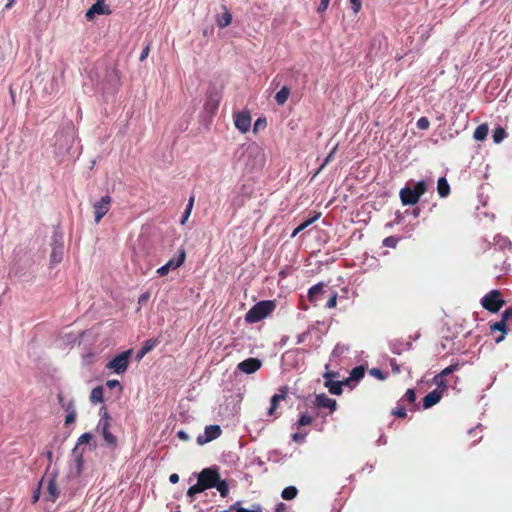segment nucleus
I'll list each match as a JSON object with an SVG mask.
<instances>
[{"mask_svg": "<svg viewBox=\"0 0 512 512\" xmlns=\"http://www.w3.org/2000/svg\"><path fill=\"white\" fill-rule=\"evenodd\" d=\"M370 374L372 376H374L375 378L379 379V380H385L386 379V374L382 370H380L378 368H372L370 370Z\"/></svg>", "mask_w": 512, "mask_h": 512, "instance_id": "nucleus-42", "label": "nucleus"}, {"mask_svg": "<svg viewBox=\"0 0 512 512\" xmlns=\"http://www.w3.org/2000/svg\"><path fill=\"white\" fill-rule=\"evenodd\" d=\"M314 406L318 409L326 408L329 410V414H332L337 409V402L335 399L322 393L315 396Z\"/></svg>", "mask_w": 512, "mask_h": 512, "instance_id": "nucleus-14", "label": "nucleus"}, {"mask_svg": "<svg viewBox=\"0 0 512 512\" xmlns=\"http://www.w3.org/2000/svg\"><path fill=\"white\" fill-rule=\"evenodd\" d=\"M105 0H96V2L87 10L85 17L92 20L97 15H109L111 10L105 6Z\"/></svg>", "mask_w": 512, "mask_h": 512, "instance_id": "nucleus-16", "label": "nucleus"}, {"mask_svg": "<svg viewBox=\"0 0 512 512\" xmlns=\"http://www.w3.org/2000/svg\"><path fill=\"white\" fill-rule=\"evenodd\" d=\"M329 3H330V0H321L320 4L318 6L317 11L318 12H324L328 8Z\"/></svg>", "mask_w": 512, "mask_h": 512, "instance_id": "nucleus-52", "label": "nucleus"}, {"mask_svg": "<svg viewBox=\"0 0 512 512\" xmlns=\"http://www.w3.org/2000/svg\"><path fill=\"white\" fill-rule=\"evenodd\" d=\"M93 438L92 434L91 433H84L82 434L79 438H78V441H77V445L76 447L73 449V454L76 456V462H77V466L78 468H81L82 464H83V457H82V453H80L79 455L77 454L78 452V446L79 445H82V444H85V443H89V441Z\"/></svg>", "mask_w": 512, "mask_h": 512, "instance_id": "nucleus-20", "label": "nucleus"}, {"mask_svg": "<svg viewBox=\"0 0 512 512\" xmlns=\"http://www.w3.org/2000/svg\"><path fill=\"white\" fill-rule=\"evenodd\" d=\"M489 132V127L487 124H481L477 126V128L474 131L473 137L476 141H483L486 139Z\"/></svg>", "mask_w": 512, "mask_h": 512, "instance_id": "nucleus-25", "label": "nucleus"}, {"mask_svg": "<svg viewBox=\"0 0 512 512\" xmlns=\"http://www.w3.org/2000/svg\"><path fill=\"white\" fill-rule=\"evenodd\" d=\"M511 318H512V307H508V308H506V309L503 311V313H502V319H503L504 321H506V322H507V321H508L509 319H511Z\"/></svg>", "mask_w": 512, "mask_h": 512, "instance_id": "nucleus-50", "label": "nucleus"}, {"mask_svg": "<svg viewBox=\"0 0 512 512\" xmlns=\"http://www.w3.org/2000/svg\"><path fill=\"white\" fill-rule=\"evenodd\" d=\"M490 329L491 331H501L503 334H505L507 332L506 321L501 319L498 322H494L493 324L490 325Z\"/></svg>", "mask_w": 512, "mask_h": 512, "instance_id": "nucleus-36", "label": "nucleus"}, {"mask_svg": "<svg viewBox=\"0 0 512 512\" xmlns=\"http://www.w3.org/2000/svg\"><path fill=\"white\" fill-rule=\"evenodd\" d=\"M231 507H234L233 512H263L260 504H253L251 509H246L241 506V501L235 502Z\"/></svg>", "mask_w": 512, "mask_h": 512, "instance_id": "nucleus-26", "label": "nucleus"}, {"mask_svg": "<svg viewBox=\"0 0 512 512\" xmlns=\"http://www.w3.org/2000/svg\"><path fill=\"white\" fill-rule=\"evenodd\" d=\"M305 437H306V434H303V433H294L292 435V439L295 441V442H303L305 440Z\"/></svg>", "mask_w": 512, "mask_h": 512, "instance_id": "nucleus-53", "label": "nucleus"}, {"mask_svg": "<svg viewBox=\"0 0 512 512\" xmlns=\"http://www.w3.org/2000/svg\"><path fill=\"white\" fill-rule=\"evenodd\" d=\"M220 101L221 93L215 89L209 90L204 103V111L207 114L214 115L219 108Z\"/></svg>", "mask_w": 512, "mask_h": 512, "instance_id": "nucleus-9", "label": "nucleus"}, {"mask_svg": "<svg viewBox=\"0 0 512 512\" xmlns=\"http://www.w3.org/2000/svg\"><path fill=\"white\" fill-rule=\"evenodd\" d=\"M321 216L320 213H315L314 216L308 218L307 220H305L304 222H302L298 227H296L292 233V237H295L298 233H300L301 231H303L304 229H306L308 226H310L312 223H314L316 220L319 219V217Z\"/></svg>", "mask_w": 512, "mask_h": 512, "instance_id": "nucleus-24", "label": "nucleus"}, {"mask_svg": "<svg viewBox=\"0 0 512 512\" xmlns=\"http://www.w3.org/2000/svg\"><path fill=\"white\" fill-rule=\"evenodd\" d=\"M458 367L459 365L458 364H453V365H450L448 367H446L445 369H443L440 374L444 377L450 375L451 373H453L454 371L458 370Z\"/></svg>", "mask_w": 512, "mask_h": 512, "instance_id": "nucleus-44", "label": "nucleus"}, {"mask_svg": "<svg viewBox=\"0 0 512 512\" xmlns=\"http://www.w3.org/2000/svg\"><path fill=\"white\" fill-rule=\"evenodd\" d=\"M206 489L203 487L202 483L197 480V483L189 487L187 491V496L193 498L195 495L202 493Z\"/></svg>", "mask_w": 512, "mask_h": 512, "instance_id": "nucleus-33", "label": "nucleus"}, {"mask_svg": "<svg viewBox=\"0 0 512 512\" xmlns=\"http://www.w3.org/2000/svg\"><path fill=\"white\" fill-rule=\"evenodd\" d=\"M177 436L182 440H188L189 438L188 435L182 430L177 433Z\"/></svg>", "mask_w": 512, "mask_h": 512, "instance_id": "nucleus-60", "label": "nucleus"}, {"mask_svg": "<svg viewBox=\"0 0 512 512\" xmlns=\"http://www.w3.org/2000/svg\"><path fill=\"white\" fill-rule=\"evenodd\" d=\"M235 127L241 132L246 133L251 127V115L249 111H239L233 114Z\"/></svg>", "mask_w": 512, "mask_h": 512, "instance_id": "nucleus-10", "label": "nucleus"}, {"mask_svg": "<svg viewBox=\"0 0 512 512\" xmlns=\"http://www.w3.org/2000/svg\"><path fill=\"white\" fill-rule=\"evenodd\" d=\"M337 298L338 293L336 291H330L325 307L328 309L334 308L337 305Z\"/></svg>", "mask_w": 512, "mask_h": 512, "instance_id": "nucleus-39", "label": "nucleus"}, {"mask_svg": "<svg viewBox=\"0 0 512 512\" xmlns=\"http://www.w3.org/2000/svg\"><path fill=\"white\" fill-rule=\"evenodd\" d=\"M347 382H341V381H332L331 379L327 380L325 382V387L328 388L329 392L333 395H340L342 394V385L346 384Z\"/></svg>", "mask_w": 512, "mask_h": 512, "instance_id": "nucleus-22", "label": "nucleus"}, {"mask_svg": "<svg viewBox=\"0 0 512 512\" xmlns=\"http://www.w3.org/2000/svg\"><path fill=\"white\" fill-rule=\"evenodd\" d=\"M416 126L420 130H427L430 126V121L427 117H420L416 122Z\"/></svg>", "mask_w": 512, "mask_h": 512, "instance_id": "nucleus-41", "label": "nucleus"}, {"mask_svg": "<svg viewBox=\"0 0 512 512\" xmlns=\"http://www.w3.org/2000/svg\"><path fill=\"white\" fill-rule=\"evenodd\" d=\"M506 136H507V133H506L505 129L502 128L501 126L496 127L494 129L493 135H492L493 141L497 144L502 142Z\"/></svg>", "mask_w": 512, "mask_h": 512, "instance_id": "nucleus-32", "label": "nucleus"}, {"mask_svg": "<svg viewBox=\"0 0 512 512\" xmlns=\"http://www.w3.org/2000/svg\"><path fill=\"white\" fill-rule=\"evenodd\" d=\"M58 401H59V403H60L62 406H63V405H65V404L63 403V401H64V396H63L62 394H59V395H58Z\"/></svg>", "mask_w": 512, "mask_h": 512, "instance_id": "nucleus-63", "label": "nucleus"}, {"mask_svg": "<svg viewBox=\"0 0 512 512\" xmlns=\"http://www.w3.org/2000/svg\"><path fill=\"white\" fill-rule=\"evenodd\" d=\"M221 433L222 430L219 425L206 426L204 430V435H199L197 437V443L200 445L206 444L220 437Z\"/></svg>", "mask_w": 512, "mask_h": 512, "instance_id": "nucleus-11", "label": "nucleus"}, {"mask_svg": "<svg viewBox=\"0 0 512 512\" xmlns=\"http://www.w3.org/2000/svg\"><path fill=\"white\" fill-rule=\"evenodd\" d=\"M392 414L399 418H406V416H407L406 409L403 406H400V407H397L396 409H394L392 411Z\"/></svg>", "mask_w": 512, "mask_h": 512, "instance_id": "nucleus-43", "label": "nucleus"}, {"mask_svg": "<svg viewBox=\"0 0 512 512\" xmlns=\"http://www.w3.org/2000/svg\"><path fill=\"white\" fill-rule=\"evenodd\" d=\"M169 481L172 483V484H176L179 482V475L176 474V473H173L169 476Z\"/></svg>", "mask_w": 512, "mask_h": 512, "instance_id": "nucleus-56", "label": "nucleus"}, {"mask_svg": "<svg viewBox=\"0 0 512 512\" xmlns=\"http://www.w3.org/2000/svg\"><path fill=\"white\" fill-rule=\"evenodd\" d=\"M112 205V198L109 195L102 196L98 201L93 203L94 221L98 224L102 218L109 212Z\"/></svg>", "mask_w": 512, "mask_h": 512, "instance_id": "nucleus-7", "label": "nucleus"}, {"mask_svg": "<svg viewBox=\"0 0 512 512\" xmlns=\"http://www.w3.org/2000/svg\"><path fill=\"white\" fill-rule=\"evenodd\" d=\"M443 397L442 391L435 389L423 398V408L428 409L437 404Z\"/></svg>", "mask_w": 512, "mask_h": 512, "instance_id": "nucleus-19", "label": "nucleus"}, {"mask_svg": "<svg viewBox=\"0 0 512 512\" xmlns=\"http://www.w3.org/2000/svg\"><path fill=\"white\" fill-rule=\"evenodd\" d=\"M437 191L439 196L442 198L447 197L450 194V185L448 184L446 178L441 177L438 179Z\"/></svg>", "mask_w": 512, "mask_h": 512, "instance_id": "nucleus-23", "label": "nucleus"}, {"mask_svg": "<svg viewBox=\"0 0 512 512\" xmlns=\"http://www.w3.org/2000/svg\"><path fill=\"white\" fill-rule=\"evenodd\" d=\"M111 421V416L107 413V411H105L99 421L98 428L101 430V434L107 445L111 448H116L118 445V439L110 431Z\"/></svg>", "mask_w": 512, "mask_h": 512, "instance_id": "nucleus-4", "label": "nucleus"}, {"mask_svg": "<svg viewBox=\"0 0 512 512\" xmlns=\"http://www.w3.org/2000/svg\"><path fill=\"white\" fill-rule=\"evenodd\" d=\"M219 478L220 474L217 467L204 468L198 474V480L202 483L206 490L214 488V486L217 485Z\"/></svg>", "mask_w": 512, "mask_h": 512, "instance_id": "nucleus-6", "label": "nucleus"}, {"mask_svg": "<svg viewBox=\"0 0 512 512\" xmlns=\"http://www.w3.org/2000/svg\"><path fill=\"white\" fill-rule=\"evenodd\" d=\"M278 391H279V393L273 395L272 398H271L270 407H269L268 412H267V414L269 416H274L277 408L279 407L280 401L286 399L287 393H288V387L287 386H282V387L279 388Z\"/></svg>", "mask_w": 512, "mask_h": 512, "instance_id": "nucleus-17", "label": "nucleus"}, {"mask_svg": "<svg viewBox=\"0 0 512 512\" xmlns=\"http://www.w3.org/2000/svg\"><path fill=\"white\" fill-rule=\"evenodd\" d=\"M106 386L110 389H113L115 387H119L120 391L122 390V387L120 385V382L118 380H108L106 382Z\"/></svg>", "mask_w": 512, "mask_h": 512, "instance_id": "nucleus-51", "label": "nucleus"}, {"mask_svg": "<svg viewBox=\"0 0 512 512\" xmlns=\"http://www.w3.org/2000/svg\"><path fill=\"white\" fill-rule=\"evenodd\" d=\"M350 3L352 4V9H353L354 13H358L361 10V7H362L361 0H350Z\"/></svg>", "mask_w": 512, "mask_h": 512, "instance_id": "nucleus-47", "label": "nucleus"}, {"mask_svg": "<svg viewBox=\"0 0 512 512\" xmlns=\"http://www.w3.org/2000/svg\"><path fill=\"white\" fill-rule=\"evenodd\" d=\"M274 309L275 303L273 301H260L248 310L245 314V321L250 324L257 323L270 315Z\"/></svg>", "mask_w": 512, "mask_h": 512, "instance_id": "nucleus-1", "label": "nucleus"}, {"mask_svg": "<svg viewBox=\"0 0 512 512\" xmlns=\"http://www.w3.org/2000/svg\"><path fill=\"white\" fill-rule=\"evenodd\" d=\"M290 95V89L287 86H283L275 95V101L278 105L282 106L286 103Z\"/></svg>", "mask_w": 512, "mask_h": 512, "instance_id": "nucleus-27", "label": "nucleus"}, {"mask_svg": "<svg viewBox=\"0 0 512 512\" xmlns=\"http://www.w3.org/2000/svg\"><path fill=\"white\" fill-rule=\"evenodd\" d=\"M59 496V490L56 484V475H52L47 482L45 491V500L55 502Z\"/></svg>", "mask_w": 512, "mask_h": 512, "instance_id": "nucleus-18", "label": "nucleus"}, {"mask_svg": "<svg viewBox=\"0 0 512 512\" xmlns=\"http://www.w3.org/2000/svg\"><path fill=\"white\" fill-rule=\"evenodd\" d=\"M186 252L180 249L176 258L170 259L165 265L157 269V274L161 277L166 276L170 270L179 268L185 261Z\"/></svg>", "mask_w": 512, "mask_h": 512, "instance_id": "nucleus-8", "label": "nucleus"}, {"mask_svg": "<svg viewBox=\"0 0 512 512\" xmlns=\"http://www.w3.org/2000/svg\"><path fill=\"white\" fill-rule=\"evenodd\" d=\"M403 399L407 400L409 403H414L416 400V394L413 389H408L403 397Z\"/></svg>", "mask_w": 512, "mask_h": 512, "instance_id": "nucleus-45", "label": "nucleus"}, {"mask_svg": "<svg viewBox=\"0 0 512 512\" xmlns=\"http://www.w3.org/2000/svg\"><path fill=\"white\" fill-rule=\"evenodd\" d=\"M325 288L326 285L320 282L313 285L308 290V299L314 306L318 305V302L325 297L326 293L328 292V290H326Z\"/></svg>", "mask_w": 512, "mask_h": 512, "instance_id": "nucleus-13", "label": "nucleus"}, {"mask_svg": "<svg viewBox=\"0 0 512 512\" xmlns=\"http://www.w3.org/2000/svg\"><path fill=\"white\" fill-rule=\"evenodd\" d=\"M336 150H337V145L329 152V154L324 159V162L321 164V166L319 167V169L317 170L315 175L319 174L325 168V166L328 165L333 160Z\"/></svg>", "mask_w": 512, "mask_h": 512, "instance_id": "nucleus-37", "label": "nucleus"}, {"mask_svg": "<svg viewBox=\"0 0 512 512\" xmlns=\"http://www.w3.org/2000/svg\"><path fill=\"white\" fill-rule=\"evenodd\" d=\"M446 377L442 376L440 373L437 374L433 381L434 383L437 385V389L438 390H441L442 391V394L444 393V391L447 389V384H446V380H445Z\"/></svg>", "mask_w": 512, "mask_h": 512, "instance_id": "nucleus-34", "label": "nucleus"}, {"mask_svg": "<svg viewBox=\"0 0 512 512\" xmlns=\"http://www.w3.org/2000/svg\"><path fill=\"white\" fill-rule=\"evenodd\" d=\"M298 494V490L295 486H288L282 490L281 496L284 500H292Z\"/></svg>", "mask_w": 512, "mask_h": 512, "instance_id": "nucleus-30", "label": "nucleus"}, {"mask_svg": "<svg viewBox=\"0 0 512 512\" xmlns=\"http://www.w3.org/2000/svg\"><path fill=\"white\" fill-rule=\"evenodd\" d=\"M63 407L65 408V410L67 411V414L72 410V409H75L74 408V403L73 401H69L67 404L63 405Z\"/></svg>", "mask_w": 512, "mask_h": 512, "instance_id": "nucleus-58", "label": "nucleus"}, {"mask_svg": "<svg viewBox=\"0 0 512 512\" xmlns=\"http://www.w3.org/2000/svg\"><path fill=\"white\" fill-rule=\"evenodd\" d=\"M15 0H8L7 4H6V8L9 9L13 6Z\"/></svg>", "mask_w": 512, "mask_h": 512, "instance_id": "nucleus-62", "label": "nucleus"}, {"mask_svg": "<svg viewBox=\"0 0 512 512\" xmlns=\"http://www.w3.org/2000/svg\"><path fill=\"white\" fill-rule=\"evenodd\" d=\"M427 185L424 181H419L414 188L405 186L400 190L399 196L403 205H415L420 197L426 192Z\"/></svg>", "mask_w": 512, "mask_h": 512, "instance_id": "nucleus-2", "label": "nucleus"}, {"mask_svg": "<svg viewBox=\"0 0 512 512\" xmlns=\"http://www.w3.org/2000/svg\"><path fill=\"white\" fill-rule=\"evenodd\" d=\"M308 333H301L297 336V344L304 342Z\"/></svg>", "mask_w": 512, "mask_h": 512, "instance_id": "nucleus-59", "label": "nucleus"}, {"mask_svg": "<svg viewBox=\"0 0 512 512\" xmlns=\"http://www.w3.org/2000/svg\"><path fill=\"white\" fill-rule=\"evenodd\" d=\"M90 401L94 404L100 403L103 401V388L102 386H97L92 389L90 394Z\"/></svg>", "mask_w": 512, "mask_h": 512, "instance_id": "nucleus-29", "label": "nucleus"}, {"mask_svg": "<svg viewBox=\"0 0 512 512\" xmlns=\"http://www.w3.org/2000/svg\"><path fill=\"white\" fill-rule=\"evenodd\" d=\"M149 298V294L148 293H144V294H141L138 298V303H144L148 300Z\"/></svg>", "mask_w": 512, "mask_h": 512, "instance_id": "nucleus-57", "label": "nucleus"}, {"mask_svg": "<svg viewBox=\"0 0 512 512\" xmlns=\"http://www.w3.org/2000/svg\"><path fill=\"white\" fill-rule=\"evenodd\" d=\"M482 306L489 312L496 313L505 304L499 290H492L481 299Z\"/></svg>", "mask_w": 512, "mask_h": 512, "instance_id": "nucleus-5", "label": "nucleus"}, {"mask_svg": "<svg viewBox=\"0 0 512 512\" xmlns=\"http://www.w3.org/2000/svg\"><path fill=\"white\" fill-rule=\"evenodd\" d=\"M76 420V411L75 409H72L65 417V425H70L74 423Z\"/></svg>", "mask_w": 512, "mask_h": 512, "instance_id": "nucleus-46", "label": "nucleus"}, {"mask_svg": "<svg viewBox=\"0 0 512 512\" xmlns=\"http://www.w3.org/2000/svg\"><path fill=\"white\" fill-rule=\"evenodd\" d=\"M220 493L221 497H227L229 494V486L226 480L221 479V477L217 481V485L214 486Z\"/></svg>", "mask_w": 512, "mask_h": 512, "instance_id": "nucleus-31", "label": "nucleus"}, {"mask_svg": "<svg viewBox=\"0 0 512 512\" xmlns=\"http://www.w3.org/2000/svg\"><path fill=\"white\" fill-rule=\"evenodd\" d=\"M399 242V238L396 236H389L383 240V246L389 248H395Z\"/></svg>", "mask_w": 512, "mask_h": 512, "instance_id": "nucleus-40", "label": "nucleus"}, {"mask_svg": "<svg viewBox=\"0 0 512 512\" xmlns=\"http://www.w3.org/2000/svg\"><path fill=\"white\" fill-rule=\"evenodd\" d=\"M365 369L363 366H357L352 369L350 373V377L346 380L348 383L349 381H359L364 377Z\"/></svg>", "mask_w": 512, "mask_h": 512, "instance_id": "nucleus-28", "label": "nucleus"}, {"mask_svg": "<svg viewBox=\"0 0 512 512\" xmlns=\"http://www.w3.org/2000/svg\"><path fill=\"white\" fill-rule=\"evenodd\" d=\"M149 53H150V43H149V44H147V45L143 48V50H142V52H141V54H140L139 60H140L141 62H142V61H144V60L148 57Z\"/></svg>", "mask_w": 512, "mask_h": 512, "instance_id": "nucleus-48", "label": "nucleus"}, {"mask_svg": "<svg viewBox=\"0 0 512 512\" xmlns=\"http://www.w3.org/2000/svg\"><path fill=\"white\" fill-rule=\"evenodd\" d=\"M266 126L265 118H258L254 124V131H257L260 128H264Z\"/></svg>", "mask_w": 512, "mask_h": 512, "instance_id": "nucleus-49", "label": "nucleus"}, {"mask_svg": "<svg viewBox=\"0 0 512 512\" xmlns=\"http://www.w3.org/2000/svg\"><path fill=\"white\" fill-rule=\"evenodd\" d=\"M332 376H334V373H333V372H328V373H326V374L324 375V377H325V378H330V377H332Z\"/></svg>", "mask_w": 512, "mask_h": 512, "instance_id": "nucleus-64", "label": "nucleus"}, {"mask_svg": "<svg viewBox=\"0 0 512 512\" xmlns=\"http://www.w3.org/2000/svg\"><path fill=\"white\" fill-rule=\"evenodd\" d=\"M191 212H192V210L187 209V208L185 209V211H184V213L182 215V219H181V224L182 225L186 223V221L188 220V218L191 215Z\"/></svg>", "mask_w": 512, "mask_h": 512, "instance_id": "nucleus-55", "label": "nucleus"}, {"mask_svg": "<svg viewBox=\"0 0 512 512\" xmlns=\"http://www.w3.org/2000/svg\"><path fill=\"white\" fill-rule=\"evenodd\" d=\"M194 200H195L194 196H191V197L189 198V201H188V204H187V207H186L187 209H190V210H192V209H193Z\"/></svg>", "mask_w": 512, "mask_h": 512, "instance_id": "nucleus-61", "label": "nucleus"}, {"mask_svg": "<svg viewBox=\"0 0 512 512\" xmlns=\"http://www.w3.org/2000/svg\"><path fill=\"white\" fill-rule=\"evenodd\" d=\"M313 420H314V418L312 416H310L307 413H303L300 415V417L297 421V426L302 427V426L310 425L313 422Z\"/></svg>", "mask_w": 512, "mask_h": 512, "instance_id": "nucleus-38", "label": "nucleus"}, {"mask_svg": "<svg viewBox=\"0 0 512 512\" xmlns=\"http://www.w3.org/2000/svg\"><path fill=\"white\" fill-rule=\"evenodd\" d=\"M156 341L155 340H147L143 347L138 352V358H142L146 353H148L153 347L155 346Z\"/></svg>", "mask_w": 512, "mask_h": 512, "instance_id": "nucleus-35", "label": "nucleus"}, {"mask_svg": "<svg viewBox=\"0 0 512 512\" xmlns=\"http://www.w3.org/2000/svg\"><path fill=\"white\" fill-rule=\"evenodd\" d=\"M50 264L55 266L63 260V243L57 238V234L53 236V242L51 244Z\"/></svg>", "mask_w": 512, "mask_h": 512, "instance_id": "nucleus-12", "label": "nucleus"}, {"mask_svg": "<svg viewBox=\"0 0 512 512\" xmlns=\"http://www.w3.org/2000/svg\"><path fill=\"white\" fill-rule=\"evenodd\" d=\"M44 481V478L40 481L38 489L33 494V503H36L39 500L40 497V487Z\"/></svg>", "mask_w": 512, "mask_h": 512, "instance_id": "nucleus-54", "label": "nucleus"}, {"mask_svg": "<svg viewBox=\"0 0 512 512\" xmlns=\"http://www.w3.org/2000/svg\"><path fill=\"white\" fill-rule=\"evenodd\" d=\"M223 13L216 18L217 25L220 28L229 26L232 22V14L229 12L226 6H222Z\"/></svg>", "mask_w": 512, "mask_h": 512, "instance_id": "nucleus-21", "label": "nucleus"}, {"mask_svg": "<svg viewBox=\"0 0 512 512\" xmlns=\"http://www.w3.org/2000/svg\"><path fill=\"white\" fill-rule=\"evenodd\" d=\"M132 353L131 349L119 353L105 365V368L116 374H123L129 366Z\"/></svg>", "mask_w": 512, "mask_h": 512, "instance_id": "nucleus-3", "label": "nucleus"}, {"mask_svg": "<svg viewBox=\"0 0 512 512\" xmlns=\"http://www.w3.org/2000/svg\"><path fill=\"white\" fill-rule=\"evenodd\" d=\"M262 366L261 360L258 358H247L238 363L237 369L245 374H252L258 371Z\"/></svg>", "mask_w": 512, "mask_h": 512, "instance_id": "nucleus-15", "label": "nucleus"}]
</instances>
